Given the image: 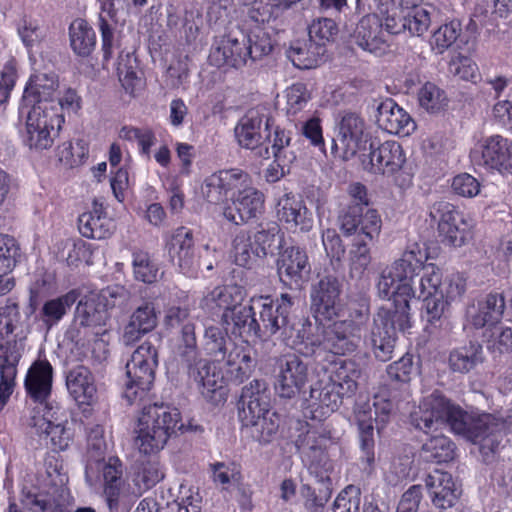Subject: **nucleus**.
I'll use <instances>...</instances> for the list:
<instances>
[{
	"instance_id": "1",
	"label": "nucleus",
	"mask_w": 512,
	"mask_h": 512,
	"mask_svg": "<svg viewBox=\"0 0 512 512\" xmlns=\"http://www.w3.org/2000/svg\"><path fill=\"white\" fill-rule=\"evenodd\" d=\"M181 416L176 408L164 404H151L142 409L138 418L135 445L140 453L154 455L162 450L168 439L182 430Z\"/></svg>"
},
{
	"instance_id": "2",
	"label": "nucleus",
	"mask_w": 512,
	"mask_h": 512,
	"mask_svg": "<svg viewBox=\"0 0 512 512\" xmlns=\"http://www.w3.org/2000/svg\"><path fill=\"white\" fill-rule=\"evenodd\" d=\"M362 333L359 324L335 321L329 325L324 333L323 340L315 337H306L299 342L293 341L297 351L305 356L321 360L329 352L332 355H348L354 353L361 342Z\"/></svg>"
},
{
	"instance_id": "3",
	"label": "nucleus",
	"mask_w": 512,
	"mask_h": 512,
	"mask_svg": "<svg viewBox=\"0 0 512 512\" xmlns=\"http://www.w3.org/2000/svg\"><path fill=\"white\" fill-rule=\"evenodd\" d=\"M157 365L158 351L150 343H143L133 352L126 364L127 382L124 390L129 404L145 398L154 383Z\"/></svg>"
},
{
	"instance_id": "4",
	"label": "nucleus",
	"mask_w": 512,
	"mask_h": 512,
	"mask_svg": "<svg viewBox=\"0 0 512 512\" xmlns=\"http://www.w3.org/2000/svg\"><path fill=\"white\" fill-rule=\"evenodd\" d=\"M14 320L0 314V410L13 392L17 366L24 349L22 339L14 334Z\"/></svg>"
},
{
	"instance_id": "5",
	"label": "nucleus",
	"mask_w": 512,
	"mask_h": 512,
	"mask_svg": "<svg viewBox=\"0 0 512 512\" xmlns=\"http://www.w3.org/2000/svg\"><path fill=\"white\" fill-rule=\"evenodd\" d=\"M506 420L491 413H468L462 409V416L454 424V433L463 436L482 450L495 452L502 440Z\"/></svg>"
},
{
	"instance_id": "6",
	"label": "nucleus",
	"mask_w": 512,
	"mask_h": 512,
	"mask_svg": "<svg viewBox=\"0 0 512 512\" xmlns=\"http://www.w3.org/2000/svg\"><path fill=\"white\" fill-rule=\"evenodd\" d=\"M462 416V408L454 404L439 391H434L423 398L418 410L411 413V424L427 433L438 427L448 425L454 432V424Z\"/></svg>"
},
{
	"instance_id": "7",
	"label": "nucleus",
	"mask_w": 512,
	"mask_h": 512,
	"mask_svg": "<svg viewBox=\"0 0 512 512\" xmlns=\"http://www.w3.org/2000/svg\"><path fill=\"white\" fill-rule=\"evenodd\" d=\"M390 400L376 396L372 405L364 403L355 409V420L359 430L360 445L369 466L375 461L374 456V422L380 432L387 423L392 412Z\"/></svg>"
},
{
	"instance_id": "8",
	"label": "nucleus",
	"mask_w": 512,
	"mask_h": 512,
	"mask_svg": "<svg viewBox=\"0 0 512 512\" xmlns=\"http://www.w3.org/2000/svg\"><path fill=\"white\" fill-rule=\"evenodd\" d=\"M55 107L59 109L57 105ZM63 123L64 116L59 115L57 110L33 105L27 113L24 141L30 148L48 149L53 145Z\"/></svg>"
},
{
	"instance_id": "9",
	"label": "nucleus",
	"mask_w": 512,
	"mask_h": 512,
	"mask_svg": "<svg viewBox=\"0 0 512 512\" xmlns=\"http://www.w3.org/2000/svg\"><path fill=\"white\" fill-rule=\"evenodd\" d=\"M271 117L264 109L253 108L239 120L235 127V137L238 144L245 149L255 151V154L263 159L270 158L268 146L263 143L270 138Z\"/></svg>"
},
{
	"instance_id": "10",
	"label": "nucleus",
	"mask_w": 512,
	"mask_h": 512,
	"mask_svg": "<svg viewBox=\"0 0 512 512\" xmlns=\"http://www.w3.org/2000/svg\"><path fill=\"white\" fill-rule=\"evenodd\" d=\"M430 216L434 220L438 218L439 234L449 245L461 247L472 239L473 225L453 204L446 201L434 203Z\"/></svg>"
},
{
	"instance_id": "11",
	"label": "nucleus",
	"mask_w": 512,
	"mask_h": 512,
	"mask_svg": "<svg viewBox=\"0 0 512 512\" xmlns=\"http://www.w3.org/2000/svg\"><path fill=\"white\" fill-rule=\"evenodd\" d=\"M372 142L365 120L353 112L345 113L339 124L338 134L332 140V151H341L342 157L349 159L357 152L366 150Z\"/></svg>"
},
{
	"instance_id": "12",
	"label": "nucleus",
	"mask_w": 512,
	"mask_h": 512,
	"mask_svg": "<svg viewBox=\"0 0 512 512\" xmlns=\"http://www.w3.org/2000/svg\"><path fill=\"white\" fill-rule=\"evenodd\" d=\"M471 160L501 174L512 173V143L500 135L488 137L470 152Z\"/></svg>"
},
{
	"instance_id": "13",
	"label": "nucleus",
	"mask_w": 512,
	"mask_h": 512,
	"mask_svg": "<svg viewBox=\"0 0 512 512\" xmlns=\"http://www.w3.org/2000/svg\"><path fill=\"white\" fill-rule=\"evenodd\" d=\"M341 283L333 275H325L310 291L311 311L317 320H332L339 316Z\"/></svg>"
},
{
	"instance_id": "14",
	"label": "nucleus",
	"mask_w": 512,
	"mask_h": 512,
	"mask_svg": "<svg viewBox=\"0 0 512 512\" xmlns=\"http://www.w3.org/2000/svg\"><path fill=\"white\" fill-rule=\"evenodd\" d=\"M277 272L284 285L290 289H301L311 272L306 251L298 246L284 249L277 259Z\"/></svg>"
},
{
	"instance_id": "15",
	"label": "nucleus",
	"mask_w": 512,
	"mask_h": 512,
	"mask_svg": "<svg viewBox=\"0 0 512 512\" xmlns=\"http://www.w3.org/2000/svg\"><path fill=\"white\" fill-rule=\"evenodd\" d=\"M249 183L250 176L243 170L236 168L220 170L204 180L201 191L209 203L220 204L227 200L231 192Z\"/></svg>"
},
{
	"instance_id": "16",
	"label": "nucleus",
	"mask_w": 512,
	"mask_h": 512,
	"mask_svg": "<svg viewBox=\"0 0 512 512\" xmlns=\"http://www.w3.org/2000/svg\"><path fill=\"white\" fill-rule=\"evenodd\" d=\"M308 380V364L299 356L287 355L281 360L275 391L281 398L292 399L300 394Z\"/></svg>"
},
{
	"instance_id": "17",
	"label": "nucleus",
	"mask_w": 512,
	"mask_h": 512,
	"mask_svg": "<svg viewBox=\"0 0 512 512\" xmlns=\"http://www.w3.org/2000/svg\"><path fill=\"white\" fill-rule=\"evenodd\" d=\"M273 412L270 392L264 380L255 379L242 388L238 401V416L243 424Z\"/></svg>"
},
{
	"instance_id": "18",
	"label": "nucleus",
	"mask_w": 512,
	"mask_h": 512,
	"mask_svg": "<svg viewBox=\"0 0 512 512\" xmlns=\"http://www.w3.org/2000/svg\"><path fill=\"white\" fill-rule=\"evenodd\" d=\"M236 191L238 193L233 197L232 204L223 210L225 219L236 225H241L262 214L264 209V195L262 192L249 186V184H245Z\"/></svg>"
},
{
	"instance_id": "19",
	"label": "nucleus",
	"mask_w": 512,
	"mask_h": 512,
	"mask_svg": "<svg viewBox=\"0 0 512 512\" xmlns=\"http://www.w3.org/2000/svg\"><path fill=\"white\" fill-rule=\"evenodd\" d=\"M307 431L300 435L296 445L304 461L310 468L317 467L326 459V446L331 438V431L325 421H312L307 423Z\"/></svg>"
},
{
	"instance_id": "20",
	"label": "nucleus",
	"mask_w": 512,
	"mask_h": 512,
	"mask_svg": "<svg viewBox=\"0 0 512 512\" xmlns=\"http://www.w3.org/2000/svg\"><path fill=\"white\" fill-rule=\"evenodd\" d=\"M351 37L359 48L375 56H383L390 50L382 22L375 14L364 15L357 23Z\"/></svg>"
},
{
	"instance_id": "21",
	"label": "nucleus",
	"mask_w": 512,
	"mask_h": 512,
	"mask_svg": "<svg viewBox=\"0 0 512 512\" xmlns=\"http://www.w3.org/2000/svg\"><path fill=\"white\" fill-rule=\"evenodd\" d=\"M32 420L36 431L50 439L54 451L68 448L72 441V433L70 428L66 427L67 419L60 409L45 407L43 414L34 416Z\"/></svg>"
},
{
	"instance_id": "22",
	"label": "nucleus",
	"mask_w": 512,
	"mask_h": 512,
	"mask_svg": "<svg viewBox=\"0 0 512 512\" xmlns=\"http://www.w3.org/2000/svg\"><path fill=\"white\" fill-rule=\"evenodd\" d=\"M292 305V297L287 293L281 294L276 301L262 304L259 313L261 336L274 335L276 332L282 331L284 337H290L289 332L293 330L289 318Z\"/></svg>"
},
{
	"instance_id": "23",
	"label": "nucleus",
	"mask_w": 512,
	"mask_h": 512,
	"mask_svg": "<svg viewBox=\"0 0 512 512\" xmlns=\"http://www.w3.org/2000/svg\"><path fill=\"white\" fill-rule=\"evenodd\" d=\"M364 235L353 239L349 252L350 276L360 279L371 262L370 247L379 236V225L374 217H368Z\"/></svg>"
},
{
	"instance_id": "24",
	"label": "nucleus",
	"mask_w": 512,
	"mask_h": 512,
	"mask_svg": "<svg viewBox=\"0 0 512 512\" xmlns=\"http://www.w3.org/2000/svg\"><path fill=\"white\" fill-rule=\"evenodd\" d=\"M371 171L383 175H392L399 171L405 161V154L401 145L396 141H385L376 145L369 143Z\"/></svg>"
},
{
	"instance_id": "25",
	"label": "nucleus",
	"mask_w": 512,
	"mask_h": 512,
	"mask_svg": "<svg viewBox=\"0 0 512 512\" xmlns=\"http://www.w3.org/2000/svg\"><path fill=\"white\" fill-rule=\"evenodd\" d=\"M376 122L381 129L400 136H408L416 128L410 115L391 98L378 105Z\"/></svg>"
},
{
	"instance_id": "26",
	"label": "nucleus",
	"mask_w": 512,
	"mask_h": 512,
	"mask_svg": "<svg viewBox=\"0 0 512 512\" xmlns=\"http://www.w3.org/2000/svg\"><path fill=\"white\" fill-rule=\"evenodd\" d=\"M331 381L319 380L311 386L308 408L312 421H325L342 403L343 396Z\"/></svg>"
},
{
	"instance_id": "27",
	"label": "nucleus",
	"mask_w": 512,
	"mask_h": 512,
	"mask_svg": "<svg viewBox=\"0 0 512 512\" xmlns=\"http://www.w3.org/2000/svg\"><path fill=\"white\" fill-rule=\"evenodd\" d=\"M396 332L393 325L389 323V314L384 308H380L374 317L369 343L374 356L386 362L392 358L396 343Z\"/></svg>"
},
{
	"instance_id": "28",
	"label": "nucleus",
	"mask_w": 512,
	"mask_h": 512,
	"mask_svg": "<svg viewBox=\"0 0 512 512\" xmlns=\"http://www.w3.org/2000/svg\"><path fill=\"white\" fill-rule=\"evenodd\" d=\"M503 317V297L496 291L487 294L478 301L477 306H471L466 311L467 324L475 329L498 325Z\"/></svg>"
},
{
	"instance_id": "29",
	"label": "nucleus",
	"mask_w": 512,
	"mask_h": 512,
	"mask_svg": "<svg viewBox=\"0 0 512 512\" xmlns=\"http://www.w3.org/2000/svg\"><path fill=\"white\" fill-rule=\"evenodd\" d=\"M223 329L231 335L242 338L261 337V325L255 318L251 305H239L223 312L221 316Z\"/></svg>"
},
{
	"instance_id": "30",
	"label": "nucleus",
	"mask_w": 512,
	"mask_h": 512,
	"mask_svg": "<svg viewBox=\"0 0 512 512\" xmlns=\"http://www.w3.org/2000/svg\"><path fill=\"white\" fill-rule=\"evenodd\" d=\"M158 323L157 311L152 301H144L130 315L124 326L122 339L126 345L133 344L154 330Z\"/></svg>"
},
{
	"instance_id": "31",
	"label": "nucleus",
	"mask_w": 512,
	"mask_h": 512,
	"mask_svg": "<svg viewBox=\"0 0 512 512\" xmlns=\"http://www.w3.org/2000/svg\"><path fill=\"white\" fill-rule=\"evenodd\" d=\"M59 94L58 77L53 73H39L30 77L23 94V103L28 105L51 106Z\"/></svg>"
},
{
	"instance_id": "32",
	"label": "nucleus",
	"mask_w": 512,
	"mask_h": 512,
	"mask_svg": "<svg viewBox=\"0 0 512 512\" xmlns=\"http://www.w3.org/2000/svg\"><path fill=\"white\" fill-rule=\"evenodd\" d=\"M195 248L192 231L185 227L175 230L168 243V253L174 265L183 274H190L195 268Z\"/></svg>"
},
{
	"instance_id": "33",
	"label": "nucleus",
	"mask_w": 512,
	"mask_h": 512,
	"mask_svg": "<svg viewBox=\"0 0 512 512\" xmlns=\"http://www.w3.org/2000/svg\"><path fill=\"white\" fill-rule=\"evenodd\" d=\"M251 51L247 49L246 35H228L221 40V44L211 53V59L216 65L240 68L247 63Z\"/></svg>"
},
{
	"instance_id": "34",
	"label": "nucleus",
	"mask_w": 512,
	"mask_h": 512,
	"mask_svg": "<svg viewBox=\"0 0 512 512\" xmlns=\"http://www.w3.org/2000/svg\"><path fill=\"white\" fill-rule=\"evenodd\" d=\"M425 485L436 508L444 510L454 506L459 493L451 474L434 470L425 478Z\"/></svg>"
},
{
	"instance_id": "35",
	"label": "nucleus",
	"mask_w": 512,
	"mask_h": 512,
	"mask_svg": "<svg viewBox=\"0 0 512 512\" xmlns=\"http://www.w3.org/2000/svg\"><path fill=\"white\" fill-rule=\"evenodd\" d=\"M181 364L186 368L189 378L198 385L200 393L206 399H213L222 388L218 383L219 376L212 372L211 362L204 359L200 354L190 361H183Z\"/></svg>"
},
{
	"instance_id": "36",
	"label": "nucleus",
	"mask_w": 512,
	"mask_h": 512,
	"mask_svg": "<svg viewBox=\"0 0 512 512\" xmlns=\"http://www.w3.org/2000/svg\"><path fill=\"white\" fill-rule=\"evenodd\" d=\"M79 231L82 236L90 239H105L112 235L114 223L107 217L102 203L93 201L92 210L81 214L78 218Z\"/></svg>"
},
{
	"instance_id": "37",
	"label": "nucleus",
	"mask_w": 512,
	"mask_h": 512,
	"mask_svg": "<svg viewBox=\"0 0 512 512\" xmlns=\"http://www.w3.org/2000/svg\"><path fill=\"white\" fill-rule=\"evenodd\" d=\"M95 465L104 482V495L107 505L111 511L117 509L123 484V465L116 457H110L106 461H98Z\"/></svg>"
},
{
	"instance_id": "38",
	"label": "nucleus",
	"mask_w": 512,
	"mask_h": 512,
	"mask_svg": "<svg viewBox=\"0 0 512 512\" xmlns=\"http://www.w3.org/2000/svg\"><path fill=\"white\" fill-rule=\"evenodd\" d=\"M326 48L308 39H298L291 42L286 50L287 58L299 69L317 67L326 54Z\"/></svg>"
},
{
	"instance_id": "39",
	"label": "nucleus",
	"mask_w": 512,
	"mask_h": 512,
	"mask_svg": "<svg viewBox=\"0 0 512 512\" xmlns=\"http://www.w3.org/2000/svg\"><path fill=\"white\" fill-rule=\"evenodd\" d=\"M53 368L47 360L35 361L27 372L25 388L36 401H44L51 392Z\"/></svg>"
},
{
	"instance_id": "40",
	"label": "nucleus",
	"mask_w": 512,
	"mask_h": 512,
	"mask_svg": "<svg viewBox=\"0 0 512 512\" xmlns=\"http://www.w3.org/2000/svg\"><path fill=\"white\" fill-rule=\"evenodd\" d=\"M244 297L245 290L239 285L217 286L203 297L200 306L209 312H214L216 309L227 312L241 305Z\"/></svg>"
},
{
	"instance_id": "41",
	"label": "nucleus",
	"mask_w": 512,
	"mask_h": 512,
	"mask_svg": "<svg viewBox=\"0 0 512 512\" xmlns=\"http://www.w3.org/2000/svg\"><path fill=\"white\" fill-rule=\"evenodd\" d=\"M66 386L79 404H90L96 396V386L90 370L85 366H76L66 376Z\"/></svg>"
},
{
	"instance_id": "42",
	"label": "nucleus",
	"mask_w": 512,
	"mask_h": 512,
	"mask_svg": "<svg viewBox=\"0 0 512 512\" xmlns=\"http://www.w3.org/2000/svg\"><path fill=\"white\" fill-rule=\"evenodd\" d=\"M330 373L327 377L333 387L344 396H352L357 390V379L361 372L352 360H338L332 364Z\"/></svg>"
},
{
	"instance_id": "43",
	"label": "nucleus",
	"mask_w": 512,
	"mask_h": 512,
	"mask_svg": "<svg viewBox=\"0 0 512 512\" xmlns=\"http://www.w3.org/2000/svg\"><path fill=\"white\" fill-rule=\"evenodd\" d=\"M374 217L379 225V231H381V218L376 210L367 209L363 213L362 208L357 205H348L347 208L343 209L338 215V225L341 232L345 236H354V238L361 237L364 234V227L368 217Z\"/></svg>"
},
{
	"instance_id": "44",
	"label": "nucleus",
	"mask_w": 512,
	"mask_h": 512,
	"mask_svg": "<svg viewBox=\"0 0 512 512\" xmlns=\"http://www.w3.org/2000/svg\"><path fill=\"white\" fill-rule=\"evenodd\" d=\"M73 317L77 320V324L95 328L106 325L110 316L95 293H90L78 301Z\"/></svg>"
},
{
	"instance_id": "45",
	"label": "nucleus",
	"mask_w": 512,
	"mask_h": 512,
	"mask_svg": "<svg viewBox=\"0 0 512 512\" xmlns=\"http://www.w3.org/2000/svg\"><path fill=\"white\" fill-rule=\"evenodd\" d=\"M230 346L224 359L228 366V373L232 380L242 383L253 373L256 359L252 357L250 349L231 343Z\"/></svg>"
},
{
	"instance_id": "46",
	"label": "nucleus",
	"mask_w": 512,
	"mask_h": 512,
	"mask_svg": "<svg viewBox=\"0 0 512 512\" xmlns=\"http://www.w3.org/2000/svg\"><path fill=\"white\" fill-rule=\"evenodd\" d=\"M425 254L416 243L407 247L401 258L396 260L389 270L398 279V284L411 279L412 276L419 274L423 269Z\"/></svg>"
},
{
	"instance_id": "47",
	"label": "nucleus",
	"mask_w": 512,
	"mask_h": 512,
	"mask_svg": "<svg viewBox=\"0 0 512 512\" xmlns=\"http://www.w3.org/2000/svg\"><path fill=\"white\" fill-rule=\"evenodd\" d=\"M484 360L482 346L470 341L467 345L455 348L449 354V367L453 372L465 374Z\"/></svg>"
},
{
	"instance_id": "48",
	"label": "nucleus",
	"mask_w": 512,
	"mask_h": 512,
	"mask_svg": "<svg viewBox=\"0 0 512 512\" xmlns=\"http://www.w3.org/2000/svg\"><path fill=\"white\" fill-rule=\"evenodd\" d=\"M79 297L80 292L76 289H72L64 295L46 301L40 312L41 320L44 325L48 329L56 325L66 315L72 305L76 303Z\"/></svg>"
},
{
	"instance_id": "49",
	"label": "nucleus",
	"mask_w": 512,
	"mask_h": 512,
	"mask_svg": "<svg viewBox=\"0 0 512 512\" xmlns=\"http://www.w3.org/2000/svg\"><path fill=\"white\" fill-rule=\"evenodd\" d=\"M70 45L80 57H88L96 45V33L84 19H75L69 27Z\"/></svg>"
},
{
	"instance_id": "50",
	"label": "nucleus",
	"mask_w": 512,
	"mask_h": 512,
	"mask_svg": "<svg viewBox=\"0 0 512 512\" xmlns=\"http://www.w3.org/2000/svg\"><path fill=\"white\" fill-rule=\"evenodd\" d=\"M164 478V471L156 457L138 460L134 465L133 482L140 492L154 487Z\"/></svg>"
},
{
	"instance_id": "51",
	"label": "nucleus",
	"mask_w": 512,
	"mask_h": 512,
	"mask_svg": "<svg viewBox=\"0 0 512 512\" xmlns=\"http://www.w3.org/2000/svg\"><path fill=\"white\" fill-rule=\"evenodd\" d=\"M422 453L427 461L446 463L454 459L455 444L444 434L432 435L422 445Z\"/></svg>"
},
{
	"instance_id": "52",
	"label": "nucleus",
	"mask_w": 512,
	"mask_h": 512,
	"mask_svg": "<svg viewBox=\"0 0 512 512\" xmlns=\"http://www.w3.org/2000/svg\"><path fill=\"white\" fill-rule=\"evenodd\" d=\"M250 430L251 436L260 444H268L274 440L280 426V416L275 412H270L252 423L243 424Z\"/></svg>"
},
{
	"instance_id": "53",
	"label": "nucleus",
	"mask_w": 512,
	"mask_h": 512,
	"mask_svg": "<svg viewBox=\"0 0 512 512\" xmlns=\"http://www.w3.org/2000/svg\"><path fill=\"white\" fill-rule=\"evenodd\" d=\"M255 246L256 255L263 259L269 254H274L275 251L282 247L284 240L283 233L276 224L270 225L268 228L257 231L252 237Z\"/></svg>"
},
{
	"instance_id": "54",
	"label": "nucleus",
	"mask_w": 512,
	"mask_h": 512,
	"mask_svg": "<svg viewBox=\"0 0 512 512\" xmlns=\"http://www.w3.org/2000/svg\"><path fill=\"white\" fill-rule=\"evenodd\" d=\"M332 494L331 481L329 477L322 480L318 487L312 488L309 485L301 487V495L304 498V506L309 512H322Z\"/></svg>"
},
{
	"instance_id": "55",
	"label": "nucleus",
	"mask_w": 512,
	"mask_h": 512,
	"mask_svg": "<svg viewBox=\"0 0 512 512\" xmlns=\"http://www.w3.org/2000/svg\"><path fill=\"white\" fill-rule=\"evenodd\" d=\"M132 267L137 281L152 284L160 277L158 265L146 251L135 250L132 253Z\"/></svg>"
},
{
	"instance_id": "56",
	"label": "nucleus",
	"mask_w": 512,
	"mask_h": 512,
	"mask_svg": "<svg viewBox=\"0 0 512 512\" xmlns=\"http://www.w3.org/2000/svg\"><path fill=\"white\" fill-rule=\"evenodd\" d=\"M228 333L218 326H208L204 333V349L215 360H224L229 351Z\"/></svg>"
},
{
	"instance_id": "57",
	"label": "nucleus",
	"mask_w": 512,
	"mask_h": 512,
	"mask_svg": "<svg viewBox=\"0 0 512 512\" xmlns=\"http://www.w3.org/2000/svg\"><path fill=\"white\" fill-rule=\"evenodd\" d=\"M461 23L458 20H451L441 25L432 34L430 45L438 54H442L451 47L458 39L461 33Z\"/></svg>"
},
{
	"instance_id": "58",
	"label": "nucleus",
	"mask_w": 512,
	"mask_h": 512,
	"mask_svg": "<svg viewBox=\"0 0 512 512\" xmlns=\"http://www.w3.org/2000/svg\"><path fill=\"white\" fill-rule=\"evenodd\" d=\"M233 257L238 266L251 267L259 258L249 233L241 231L233 240Z\"/></svg>"
},
{
	"instance_id": "59",
	"label": "nucleus",
	"mask_w": 512,
	"mask_h": 512,
	"mask_svg": "<svg viewBox=\"0 0 512 512\" xmlns=\"http://www.w3.org/2000/svg\"><path fill=\"white\" fill-rule=\"evenodd\" d=\"M338 34V25L331 18H318L308 27V38L316 44L326 48L328 43L333 42Z\"/></svg>"
},
{
	"instance_id": "60",
	"label": "nucleus",
	"mask_w": 512,
	"mask_h": 512,
	"mask_svg": "<svg viewBox=\"0 0 512 512\" xmlns=\"http://www.w3.org/2000/svg\"><path fill=\"white\" fill-rule=\"evenodd\" d=\"M269 150L270 156L272 155L278 162L287 163L297 159L296 153L291 145L290 132L278 126L273 132L272 145Z\"/></svg>"
},
{
	"instance_id": "61",
	"label": "nucleus",
	"mask_w": 512,
	"mask_h": 512,
	"mask_svg": "<svg viewBox=\"0 0 512 512\" xmlns=\"http://www.w3.org/2000/svg\"><path fill=\"white\" fill-rule=\"evenodd\" d=\"M423 273L419 279H416L417 289L421 291L422 298L444 293L442 289V273L439 268L433 264L423 267Z\"/></svg>"
},
{
	"instance_id": "62",
	"label": "nucleus",
	"mask_w": 512,
	"mask_h": 512,
	"mask_svg": "<svg viewBox=\"0 0 512 512\" xmlns=\"http://www.w3.org/2000/svg\"><path fill=\"white\" fill-rule=\"evenodd\" d=\"M489 328L487 337V349L495 354L502 355L512 351V329L509 327L494 325Z\"/></svg>"
},
{
	"instance_id": "63",
	"label": "nucleus",
	"mask_w": 512,
	"mask_h": 512,
	"mask_svg": "<svg viewBox=\"0 0 512 512\" xmlns=\"http://www.w3.org/2000/svg\"><path fill=\"white\" fill-rule=\"evenodd\" d=\"M198 354L200 353L197 347L195 325L192 322H187L181 328L177 356L181 363L183 361L191 362Z\"/></svg>"
},
{
	"instance_id": "64",
	"label": "nucleus",
	"mask_w": 512,
	"mask_h": 512,
	"mask_svg": "<svg viewBox=\"0 0 512 512\" xmlns=\"http://www.w3.org/2000/svg\"><path fill=\"white\" fill-rule=\"evenodd\" d=\"M106 313L113 308L125 307L131 298V293L122 285H111L95 293Z\"/></svg>"
}]
</instances>
